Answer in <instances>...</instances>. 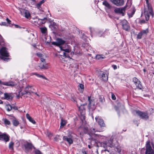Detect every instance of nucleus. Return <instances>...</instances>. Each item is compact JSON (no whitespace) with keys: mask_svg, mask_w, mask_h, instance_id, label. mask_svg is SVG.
<instances>
[{"mask_svg":"<svg viewBox=\"0 0 154 154\" xmlns=\"http://www.w3.org/2000/svg\"><path fill=\"white\" fill-rule=\"evenodd\" d=\"M147 9H145L144 12V14L145 16L146 20H148L149 19L150 15L153 17V13L152 8L148 0H146Z\"/></svg>","mask_w":154,"mask_h":154,"instance_id":"nucleus-1","label":"nucleus"},{"mask_svg":"<svg viewBox=\"0 0 154 154\" xmlns=\"http://www.w3.org/2000/svg\"><path fill=\"white\" fill-rule=\"evenodd\" d=\"M133 113L134 115L137 114L140 118L144 120H146L149 118L148 113L147 112H143L140 110H134L133 112Z\"/></svg>","mask_w":154,"mask_h":154,"instance_id":"nucleus-2","label":"nucleus"},{"mask_svg":"<svg viewBox=\"0 0 154 154\" xmlns=\"http://www.w3.org/2000/svg\"><path fill=\"white\" fill-rule=\"evenodd\" d=\"M18 9L20 11L21 15L26 18L28 19L31 17V14L29 10L20 8H19Z\"/></svg>","mask_w":154,"mask_h":154,"instance_id":"nucleus-3","label":"nucleus"},{"mask_svg":"<svg viewBox=\"0 0 154 154\" xmlns=\"http://www.w3.org/2000/svg\"><path fill=\"white\" fill-rule=\"evenodd\" d=\"M66 42V41L63 40L60 38H57L56 39V42H51L52 45L59 47L60 48L61 45L64 44Z\"/></svg>","mask_w":154,"mask_h":154,"instance_id":"nucleus-4","label":"nucleus"},{"mask_svg":"<svg viewBox=\"0 0 154 154\" xmlns=\"http://www.w3.org/2000/svg\"><path fill=\"white\" fill-rule=\"evenodd\" d=\"M146 148L145 154H153V150L150 144V142L148 141L146 143Z\"/></svg>","mask_w":154,"mask_h":154,"instance_id":"nucleus-5","label":"nucleus"},{"mask_svg":"<svg viewBox=\"0 0 154 154\" xmlns=\"http://www.w3.org/2000/svg\"><path fill=\"white\" fill-rule=\"evenodd\" d=\"M133 81L136 85L137 88L140 89H141L143 87L141 84V82L137 78L134 77L133 79Z\"/></svg>","mask_w":154,"mask_h":154,"instance_id":"nucleus-6","label":"nucleus"},{"mask_svg":"<svg viewBox=\"0 0 154 154\" xmlns=\"http://www.w3.org/2000/svg\"><path fill=\"white\" fill-rule=\"evenodd\" d=\"M9 136L5 134L2 133L0 132V140H3L5 142H8L9 140Z\"/></svg>","mask_w":154,"mask_h":154,"instance_id":"nucleus-7","label":"nucleus"},{"mask_svg":"<svg viewBox=\"0 0 154 154\" xmlns=\"http://www.w3.org/2000/svg\"><path fill=\"white\" fill-rule=\"evenodd\" d=\"M125 10L124 7L117 8L115 9L114 11L116 14H120L122 16L125 15Z\"/></svg>","mask_w":154,"mask_h":154,"instance_id":"nucleus-8","label":"nucleus"},{"mask_svg":"<svg viewBox=\"0 0 154 154\" xmlns=\"http://www.w3.org/2000/svg\"><path fill=\"white\" fill-rule=\"evenodd\" d=\"M110 1L112 3L118 6H122L124 3V0H110Z\"/></svg>","mask_w":154,"mask_h":154,"instance_id":"nucleus-9","label":"nucleus"},{"mask_svg":"<svg viewBox=\"0 0 154 154\" xmlns=\"http://www.w3.org/2000/svg\"><path fill=\"white\" fill-rule=\"evenodd\" d=\"M121 23L124 29L126 31H128L130 27L126 20H123L121 21Z\"/></svg>","mask_w":154,"mask_h":154,"instance_id":"nucleus-10","label":"nucleus"},{"mask_svg":"<svg viewBox=\"0 0 154 154\" xmlns=\"http://www.w3.org/2000/svg\"><path fill=\"white\" fill-rule=\"evenodd\" d=\"M95 119L96 121L98 123V124L100 125V127H105V125L104 122L103 120L99 116H96L95 118Z\"/></svg>","mask_w":154,"mask_h":154,"instance_id":"nucleus-11","label":"nucleus"},{"mask_svg":"<svg viewBox=\"0 0 154 154\" xmlns=\"http://www.w3.org/2000/svg\"><path fill=\"white\" fill-rule=\"evenodd\" d=\"M1 55L2 56L6 57L9 56V54L7 52L6 48L5 47H2L0 50Z\"/></svg>","mask_w":154,"mask_h":154,"instance_id":"nucleus-12","label":"nucleus"},{"mask_svg":"<svg viewBox=\"0 0 154 154\" xmlns=\"http://www.w3.org/2000/svg\"><path fill=\"white\" fill-rule=\"evenodd\" d=\"M24 146L25 148V152L26 153L28 152L30 150H31L33 147L32 144L29 143H27L26 144H25Z\"/></svg>","mask_w":154,"mask_h":154,"instance_id":"nucleus-13","label":"nucleus"},{"mask_svg":"<svg viewBox=\"0 0 154 154\" xmlns=\"http://www.w3.org/2000/svg\"><path fill=\"white\" fill-rule=\"evenodd\" d=\"M136 11V9L134 6H132L131 10L128 11V15L129 17H132Z\"/></svg>","mask_w":154,"mask_h":154,"instance_id":"nucleus-14","label":"nucleus"},{"mask_svg":"<svg viewBox=\"0 0 154 154\" xmlns=\"http://www.w3.org/2000/svg\"><path fill=\"white\" fill-rule=\"evenodd\" d=\"M148 32L147 30H143L138 33L137 35V38L138 39H141L142 36L144 35H146Z\"/></svg>","mask_w":154,"mask_h":154,"instance_id":"nucleus-15","label":"nucleus"},{"mask_svg":"<svg viewBox=\"0 0 154 154\" xmlns=\"http://www.w3.org/2000/svg\"><path fill=\"white\" fill-rule=\"evenodd\" d=\"M2 83V85L11 87H13L17 85L16 82L12 81L4 82L3 83Z\"/></svg>","mask_w":154,"mask_h":154,"instance_id":"nucleus-16","label":"nucleus"},{"mask_svg":"<svg viewBox=\"0 0 154 154\" xmlns=\"http://www.w3.org/2000/svg\"><path fill=\"white\" fill-rule=\"evenodd\" d=\"M103 5L105 6V8L107 12L108 10L112 8V6L109 3L106 1L103 2Z\"/></svg>","mask_w":154,"mask_h":154,"instance_id":"nucleus-17","label":"nucleus"},{"mask_svg":"<svg viewBox=\"0 0 154 154\" xmlns=\"http://www.w3.org/2000/svg\"><path fill=\"white\" fill-rule=\"evenodd\" d=\"M103 146L105 148L107 147V146L112 147L113 146L112 140H110L108 142L104 143Z\"/></svg>","mask_w":154,"mask_h":154,"instance_id":"nucleus-18","label":"nucleus"},{"mask_svg":"<svg viewBox=\"0 0 154 154\" xmlns=\"http://www.w3.org/2000/svg\"><path fill=\"white\" fill-rule=\"evenodd\" d=\"M100 77L102 78V79L104 81H106L108 80V76L104 72L100 71Z\"/></svg>","mask_w":154,"mask_h":154,"instance_id":"nucleus-19","label":"nucleus"},{"mask_svg":"<svg viewBox=\"0 0 154 154\" xmlns=\"http://www.w3.org/2000/svg\"><path fill=\"white\" fill-rule=\"evenodd\" d=\"M71 137H68L66 136H64L63 137V139L67 142L69 144H72L73 142V141L72 138V136H71Z\"/></svg>","mask_w":154,"mask_h":154,"instance_id":"nucleus-20","label":"nucleus"},{"mask_svg":"<svg viewBox=\"0 0 154 154\" xmlns=\"http://www.w3.org/2000/svg\"><path fill=\"white\" fill-rule=\"evenodd\" d=\"M38 66L42 69H47L48 68V65L46 62L41 63L39 64Z\"/></svg>","mask_w":154,"mask_h":154,"instance_id":"nucleus-21","label":"nucleus"},{"mask_svg":"<svg viewBox=\"0 0 154 154\" xmlns=\"http://www.w3.org/2000/svg\"><path fill=\"white\" fill-rule=\"evenodd\" d=\"M109 34L108 31H106L104 32L101 31L98 34V35L99 37H105L106 35H108Z\"/></svg>","mask_w":154,"mask_h":154,"instance_id":"nucleus-22","label":"nucleus"},{"mask_svg":"<svg viewBox=\"0 0 154 154\" xmlns=\"http://www.w3.org/2000/svg\"><path fill=\"white\" fill-rule=\"evenodd\" d=\"M88 100L89 102L88 106L90 107H91L92 106H94V100L93 99H91V97L88 96Z\"/></svg>","mask_w":154,"mask_h":154,"instance_id":"nucleus-23","label":"nucleus"},{"mask_svg":"<svg viewBox=\"0 0 154 154\" xmlns=\"http://www.w3.org/2000/svg\"><path fill=\"white\" fill-rule=\"evenodd\" d=\"M132 4V3L131 1V0H128L127 3H126V5L123 7L124 8L125 10L126 9H128L131 7Z\"/></svg>","mask_w":154,"mask_h":154,"instance_id":"nucleus-24","label":"nucleus"},{"mask_svg":"<svg viewBox=\"0 0 154 154\" xmlns=\"http://www.w3.org/2000/svg\"><path fill=\"white\" fill-rule=\"evenodd\" d=\"M32 74L35 75L38 78H42L46 80H47V79L43 75L38 74L37 72H33L32 73Z\"/></svg>","mask_w":154,"mask_h":154,"instance_id":"nucleus-25","label":"nucleus"},{"mask_svg":"<svg viewBox=\"0 0 154 154\" xmlns=\"http://www.w3.org/2000/svg\"><path fill=\"white\" fill-rule=\"evenodd\" d=\"M40 29L41 32L45 35L47 34V28L45 27H40Z\"/></svg>","mask_w":154,"mask_h":154,"instance_id":"nucleus-26","label":"nucleus"},{"mask_svg":"<svg viewBox=\"0 0 154 154\" xmlns=\"http://www.w3.org/2000/svg\"><path fill=\"white\" fill-rule=\"evenodd\" d=\"M11 97V96L10 94L6 93L4 94V97L2 98V99L8 100Z\"/></svg>","mask_w":154,"mask_h":154,"instance_id":"nucleus-27","label":"nucleus"},{"mask_svg":"<svg viewBox=\"0 0 154 154\" xmlns=\"http://www.w3.org/2000/svg\"><path fill=\"white\" fill-rule=\"evenodd\" d=\"M77 106L79 107V109L80 111L81 112H83L84 110H85V108H84V105H81L80 106H79L78 104H77Z\"/></svg>","mask_w":154,"mask_h":154,"instance_id":"nucleus-28","label":"nucleus"},{"mask_svg":"<svg viewBox=\"0 0 154 154\" xmlns=\"http://www.w3.org/2000/svg\"><path fill=\"white\" fill-rule=\"evenodd\" d=\"M5 108L7 111H10L12 109V106L10 104H7L5 106Z\"/></svg>","mask_w":154,"mask_h":154,"instance_id":"nucleus-29","label":"nucleus"},{"mask_svg":"<svg viewBox=\"0 0 154 154\" xmlns=\"http://www.w3.org/2000/svg\"><path fill=\"white\" fill-rule=\"evenodd\" d=\"M45 2L44 0H42L36 5L37 7L39 9H40L41 5Z\"/></svg>","mask_w":154,"mask_h":154,"instance_id":"nucleus-30","label":"nucleus"},{"mask_svg":"<svg viewBox=\"0 0 154 154\" xmlns=\"http://www.w3.org/2000/svg\"><path fill=\"white\" fill-rule=\"evenodd\" d=\"M12 122L13 125L15 126H17L19 124V122L16 119L13 120Z\"/></svg>","mask_w":154,"mask_h":154,"instance_id":"nucleus-31","label":"nucleus"},{"mask_svg":"<svg viewBox=\"0 0 154 154\" xmlns=\"http://www.w3.org/2000/svg\"><path fill=\"white\" fill-rule=\"evenodd\" d=\"M66 124V121L63 119L62 118L61 119V122L60 123V128L61 127H63Z\"/></svg>","mask_w":154,"mask_h":154,"instance_id":"nucleus-32","label":"nucleus"},{"mask_svg":"<svg viewBox=\"0 0 154 154\" xmlns=\"http://www.w3.org/2000/svg\"><path fill=\"white\" fill-rule=\"evenodd\" d=\"M105 57L103 55H97L96 56V58L97 59H103L105 58Z\"/></svg>","mask_w":154,"mask_h":154,"instance_id":"nucleus-33","label":"nucleus"},{"mask_svg":"<svg viewBox=\"0 0 154 154\" xmlns=\"http://www.w3.org/2000/svg\"><path fill=\"white\" fill-rule=\"evenodd\" d=\"M14 143L12 142H11L9 145V148L10 149L13 150L14 149L13 146Z\"/></svg>","mask_w":154,"mask_h":154,"instance_id":"nucleus-34","label":"nucleus"},{"mask_svg":"<svg viewBox=\"0 0 154 154\" xmlns=\"http://www.w3.org/2000/svg\"><path fill=\"white\" fill-rule=\"evenodd\" d=\"M115 147L118 152L119 153H120L121 151V146L119 145H118L117 146H115Z\"/></svg>","mask_w":154,"mask_h":154,"instance_id":"nucleus-35","label":"nucleus"},{"mask_svg":"<svg viewBox=\"0 0 154 154\" xmlns=\"http://www.w3.org/2000/svg\"><path fill=\"white\" fill-rule=\"evenodd\" d=\"M5 125H9L10 124V122L7 119H3Z\"/></svg>","mask_w":154,"mask_h":154,"instance_id":"nucleus-36","label":"nucleus"},{"mask_svg":"<svg viewBox=\"0 0 154 154\" xmlns=\"http://www.w3.org/2000/svg\"><path fill=\"white\" fill-rule=\"evenodd\" d=\"M100 101L102 103H104L105 100L104 97L102 96H100L99 97Z\"/></svg>","mask_w":154,"mask_h":154,"instance_id":"nucleus-37","label":"nucleus"},{"mask_svg":"<svg viewBox=\"0 0 154 154\" xmlns=\"http://www.w3.org/2000/svg\"><path fill=\"white\" fill-rule=\"evenodd\" d=\"M60 49L61 50L64 51L67 53H69L70 52L69 49L68 48L63 49L62 47H61Z\"/></svg>","mask_w":154,"mask_h":154,"instance_id":"nucleus-38","label":"nucleus"},{"mask_svg":"<svg viewBox=\"0 0 154 154\" xmlns=\"http://www.w3.org/2000/svg\"><path fill=\"white\" fill-rule=\"evenodd\" d=\"M29 121L32 123L33 124H35L36 123L35 121L33 119L31 118L30 120H29Z\"/></svg>","mask_w":154,"mask_h":154,"instance_id":"nucleus-39","label":"nucleus"},{"mask_svg":"<svg viewBox=\"0 0 154 154\" xmlns=\"http://www.w3.org/2000/svg\"><path fill=\"white\" fill-rule=\"evenodd\" d=\"M40 60L42 62V63L46 62L44 58V56H43V57H41V58H40Z\"/></svg>","mask_w":154,"mask_h":154,"instance_id":"nucleus-40","label":"nucleus"},{"mask_svg":"<svg viewBox=\"0 0 154 154\" xmlns=\"http://www.w3.org/2000/svg\"><path fill=\"white\" fill-rule=\"evenodd\" d=\"M36 55L38 57H39L40 58L43 57V56L42 54L41 53H37Z\"/></svg>","mask_w":154,"mask_h":154,"instance_id":"nucleus-41","label":"nucleus"},{"mask_svg":"<svg viewBox=\"0 0 154 154\" xmlns=\"http://www.w3.org/2000/svg\"><path fill=\"white\" fill-rule=\"evenodd\" d=\"M35 154H42L39 150H36L35 152Z\"/></svg>","mask_w":154,"mask_h":154,"instance_id":"nucleus-42","label":"nucleus"},{"mask_svg":"<svg viewBox=\"0 0 154 154\" xmlns=\"http://www.w3.org/2000/svg\"><path fill=\"white\" fill-rule=\"evenodd\" d=\"M79 87L82 89L83 90L84 88V85L82 84H80L79 85Z\"/></svg>","mask_w":154,"mask_h":154,"instance_id":"nucleus-43","label":"nucleus"},{"mask_svg":"<svg viewBox=\"0 0 154 154\" xmlns=\"http://www.w3.org/2000/svg\"><path fill=\"white\" fill-rule=\"evenodd\" d=\"M112 98L113 100H115L116 99V97L114 94L113 93H112L111 94Z\"/></svg>","mask_w":154,"mask_h":154,"instance_id":"nucleus-44","label":"nucleus"},{"mask_svg":"<svg viewBox=\"0 0 154 154\" xmlns=\"http://www.w3.org/2000/svg\"><path fill=\"white\" fill-rule=\"evenodd\" d=\"M26 117L28 120H30V119L31 118L28 114H26Z\"/></svg>","mask_w":154,"mask_h":154,"instance_id":"nucleus-45","label":"nucleus"},{"mask_svg":"<svg viewBox=\"0 0 154 154\" xmlns=\"http://www.w3.org/2000/svg\"><path fill=\"white\" fill-rule=\"evenodd\" d=\"M112 67L113 68L114 70H116L117 69V66L116 65H112Z\"/></svg>","mask_w":154,"mask_h":154,"instance_id":"nucleus-46","label":"nucleus"},{"mask_svg":"<svg viewBox=\"0 0 154 154\" xmlns=\"http://www.w3.org/2000/svg\"><path fill=\"white\" fill-rule=\"evenodd\" d=\"M91 131L92 133H94V132H95L96 131H95L94 128H93L92 129H91Z\"/></svg>","mask_w":154,"mask_h":154,"instance_id":"nucleus-47","label":"nucleus"},{"mask_svg":"<svg viewBox=\"0 0 154 154\" xmlns=\"http://www.w3.org/2000/svg\"><path fill=\"white\" fill-rule=\"evenodd\" d=\"M7 22L9 23L10 24L11 23V21L8 18H7L6 19Z\"/></svg>","mask_w":154,"mask_h":154,"instance_id":"nucleus-48","label":"nucleus"},{"mask_svg":"<svg viewBox=\"0 0 154 154\" xmlns=\"http://www.w3.org/2000/svg\"><path fill=\"white\" fill-rule=\"evenodd\" d=\"M12 108L15 110H17V109H18L17 107L16 106H14L12 107Z\"/></svg>","mask_w":154,"mask_h":154,"instance_id":"nucleus-49","label":"nucleus"},{"mask_svg":"<svg viewBox=\"0 0 154 154\" xmlns=\"http://www.w3.org/2000/svg\"><path fill=\"white\" fill-rule=\"evenodd\" d=\"M0 45L1 42L3 41L2 37V36L1 35H0Z\"/></svg>","mask_w":154,"mask_h":154,"instance_id":"nucleus-50","label":"nucleus"},{"mask_svg":"<svg viewBox=\"0 0 154 154\" xmlns=\"http://www.w3.org/2000/svg\"><path fill=\"white\" fill-rule=\"evenodd\" d=\"M115 109L116 111L118 110L119 109L118 107L116 106H115Z\"/></svg>","mask_w":154,"mask_h":154,"instance_id":"nucleus-51","label":"nucleus"},{"mask_svg":"<svg viewBox=\"0 0 154 154\" xmlns=\"http://www.w3.org/2000/svg\"><path fill=\"white\" fill-rule=\"evenodd\" d=\"M63 56H65V57H67V54L65 52L63 53Z\"/></svg>","mask_w":154,"mask_h":154,"instance_id":"nucleus-52","label":"nucleus"},{"mask_svg":"<svg viewBox=\"0 0 154 154\" xmlns=\"http://www.w3.org/2000/svg\"><path fill=\"white\" fill-rule=\"evenodd\" d=\"M82 119H85V116H82V117L81 118V119L82 120ZM82 121H83V120H82Z\"/></svg>","mask_w":154,"mask_h":154,"instance_id":"nucleus-53","label":"nucleus"},{"mask_svg":"<svg viewBox=\"0 0 154 154\" xmlns=\"http://www.w3.org/2000/svg\"><path fill=\"white\" fill-rule=\"evenodd\" d=\"M6 23L5 22H2V25H5Z\"/></svg>","mask_w":154,"mask_h":154,"instance_id":"nucleus-54","label":"nucleus"},{"mask_svg":"<svg viewBox=\"0 0 154 154\" xmlns=\"http://www.w3.org/2000/svg\"><path fill=\"white\" fill-rule=\"evenodd\" d=\"M3 82H4L1 81V80H0V84L2 85V83H3Z\"/></svg>","mask_w":154,"mask_h":154,"instance_id":"nucleus-55","label":"nucleus"},{"mask_svg":"<svg viewBox=\"0 0 154 154\" xmlns=\"http://www.w3.org/2000/svg\"><path fill=\"white\" fill-rule=\"evenodd\" d=\"M88 147L89 148V149H91V146H90V145H88Z\"/></svg>","mask_w":154,"mask_h":154,"instance_id":"nucleus-56","label":"nucleus"},{"mask_svg":"<svg viewBox=\"0 0 154 154\" xmlns=\"http://www.w3.org/2000/svg\"><path fill=\"white\" fill-rule=\"evenodd\" d=\"M3 103V101L0 100V104H2Z\"/></svg>","mask_w":154,"mask_h":154,"instance_id":"nucleus-57","label":"nucleus"},{"mask_svg":"<svg viewBox=\"0 0 154 154\" xmlns=\"http://www.w3.org/2000/svg\"><path fill=\"white\" fill-rule=\"evenodd\" d=\"M72 100V101L73 102H75V101H76L74 99H73Z\"/></svg>","mask_w":154,"mask_h":154,"instance_id":"nucleus-58","label":"nucleus"},{"mask_svg":"<svg viewBox=\"0 0 154 154\" xmlns=\"http://www.w3.org/2000/svg\"><path fill=\"white\" fill-rule=\"evenodd\" d=\"M35 94L36 95H37V96H38V97L39 96V95H38V94H37V93H35Z\"/></svg>","mask_w":154,"mask_h":154,"instance_id":"nucleus-59","label":"nucleus"},{"mask_svg":"<svg viewBox=\"0 0 154 154\" xmlns=\"http://www.w3.org/2000/svg\"><path fill=\"white\" fill-rule=\"evenodd\" d=\"M3 93L1 91H0V95L2 94Z\"/></svg>","mask_w":154,"mask_h":154,"instance_id":"nucleus-60","label":"nucleus"},{"mask_svg":"<svg viewBox=\"0 0 154 154\" xmlns=\"http://www.w3.org/2000/svg\"><path fill=\"white\" fill-rule=\"evenodd\" d=\"M25 92H26L24 94H27L28 92H27V91H26Z\"/></svg>","mask_w":154,"mask_h":154,"instance_id":"nucleus-61","label":"nucleus"},{"mask_svg":"<svg viewBox=\"0 0 154 154\" xmlns=\"http://www.w3.org/2000/svg\"><path fill=\"white\" fill-rule=\"evenodd\" d=\"M153 148L154 149V150H153V154H154V146H153Z\"/></svg>","mask_w":154,"mask_h":154,"instance_id":"nucleus-62","label":"nucleus"},{"mask_svg":"<svg viewBox=\"0 0 154 154\" xmlns=\"http://www.w3.org/2000/svg\"><path fill=\"white\" fill-rule=\"evenodd\" d=\"M29 86H27L26 88V89L27 88H28V87H29Z\"/></svg>","mask_w":154,"mask_h":154,"instance_id":"nucleus-63","label":"nucleus"},{"mask_svg":"<svg viewBox=\"0 0 154 154\" xmlns=\"http://www.w3.org/2000/svg\"><path fill=\"white\" fill-rule=\"evenodd\" d=\"M84 153H85V154H87L86 152L85 151L84 152Z\"/></svg>","mask_w":154,"mask_h":154,"instance_id":"nucleus-64","label":"nucleus"}]
</instances>
